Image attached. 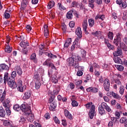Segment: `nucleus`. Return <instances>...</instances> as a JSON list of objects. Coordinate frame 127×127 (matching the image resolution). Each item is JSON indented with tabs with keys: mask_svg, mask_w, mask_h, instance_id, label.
I'll use <instances>...</instances> for the list:
<instances>
[{
	"mask_svg": "<svg viewBox=\"0 0 127 127\" xmlns=\"http://www.w3.org/2000/svg\"><path fill=\"white\" fill-rule=\"evenodd\" d=\"M76 35L78 37L75 39L72 45L70 48V50L73 51L75 48H79L80 47V39L82 38V31L81 30V28L78 27L75 30Z\"/></svg>",
	"mask_w": 127,
	"mask_h": 127,
	"instance_id": "f257e3e1",
	"label": "nucleus"
},
{
	"mask_svg": "<svg viewBox=\"0 0 127 127\" xmlns=\"http://www.w3.org/2000/svg\"><path fill=\"white\" fill-rule=\"evenodd\" d=\"M7 84L11 89H15L16 88V83L15 82V79L13 77H8V73L5 72L4 75V83Z\"/></svg>",
	"mask_w": 127,
	"mask_h": 127,
	"instance_id": "f03ea898",
	"label": "nucleus"
},
{
	"mask_svg": "<svg viewBox=\"0 0 127 127\" xmlns=\"http://www.w3.org/2000/svg\"><path fill=\"white\" fill-rule=\"evenodd\" d=\"M105 110H106V111H107V112L108 113H112V112H113L111 109V107H110V106H109L106 103V102H102L101 105H99L98 107L99 115H101V116L106 115V111H105Z\"/></svg>",
	"mask_w": 127,
	"mask_h": 127,
	"instance_id": "7ed1b4c3",
	"label": "nucleus"
},
{
	"mask_svg": "<svg viewBox=\"0 0 127 127\" xmlns=\"http://www.w3.org/2000/svg\"><path fill=\"white\" fill-rule=\"evenodd\" d=\"M55 100V96L54 95L50 96L49 100V103L50 104V107H49V110L52 112H53V111H54V109H56V107H57V104H56V102H55V101H54Z\"/></svg>",
	"mask_w": 127,
	"mask_h": 127,
	"instance_id": "20e7f679",
	"label": "nucleus"
},
{
	"mask_svg": "<svg viewBox=\"0 0 127 127\" xmlns=\"http://www.w3.org/2000/svg\"><path fill=\"white\" fill-rule=\"evenodd\" d=\"M20 110L24 112L25 116L31 114V107L28 104H22L20 106Z\"/></svg>",
	"mask_w": 127,
	"mask_h": 127,
	"instance_id": "39448f33",
	"label": "nucleus"
},
{
	"mask_svg": "<svg viewBox=\"0 0 127 127\" xmlns=\"http://www.w3.org/2000/svg\"><path fill=\"white\" fill-rule=\"evenodd\" d=\"M73 57V58L75 61V62H79L80 61H81L82 59H85L86 58V51H82L81 52V57L80 56H75Z\"/></svg>",
	"mask_w": 127,
	"mask_h": 127,
	"instance_id": "423d86ee",
	"label": "nucleus"
},
{
	"mask_svg": "<svg viewBox=\"0 0 127 127\" xmlns=\"http://www.w3.org/2000/svg\"><path fill=\"white\" fill-rule=\"evenodd\" d=\"M122 40V34L120 33H118L116 35V38L114 39L113 41V43L116 46H118L119 44H120V42H121V40Z\"/></svg>",
	"mask_w": 127,
	"mask_h": 127,
	"instance_id": "0eeeda50",
	"label": "nucleus"
},
{
	"mask_svg": "<svg viewBox=\"0 0 127 127\" xmlns=\"http://www.w3.org/2000/svg\"><path fill=\"white\" fill-rule=\"evenodd\" d=\"M103 87L106 92H109L110 91V80L106 78L104 80Z\"/></svg>",
	"mask_w": 127,
	"mask_h": 127,
	"instance_id": "6e6552de",
	"label": "nucleus"
},
{
	"mask_svg": "<svg viewBox=\"0 0 127 127\" xmlns=\"http://www.w3.org/2000/svg\"><path fill=\"white\" fill-rule=\"evenodd\" d=\"M116 76H117L116 78H114L115 83L119 86H122V82L121 81V80H122L123 76L120 74H116Z\"/></svg>",
	"mask_w": 127,
	"mask_h": 127,
	"instance_id": "1a4fd4ad",
	"label": "nucleus"
},
{
	"mask_svg": "<svg viewBox=\"0 0 127 127\" xmlns=\"http://www.w3.org/2000/svg\"><path fill=\"white\" fill-rule=\"evenodd\" d=\"M74 59V57H73V58H69L67 60V62L68 66H69V67H75V65H76V64H78V62H75Z\"/></svg>",
	"mask_w": 127,
	"mask_h": 127,
	"instance_id": "9d476101",
	"label": "nucleus"
},
{
	"mask_svg": "<svg viewBox=\"0 0 127 127\" xmlns=\"http://www.w3.org/2000/svg\"><path fill=\"white\" fill-rule=\"evenodd\" d=\"M95 105H92L88 114L89 116V118L91 120H92V119L94 118V116H95Z\"/></svg>",
	"mask_w": 127,
	"mask_h": 127,
	"instance_id": "9b49d317",
	"label": "nucleus"
},
{
	"mask_svg": "<svg viewBox=\"0 0 127 127\" xmlns=\"http://www.w3.org/2000/svg\"><path fill=\"white\" fill-rule=\"evenodd\" d=\"M8 70H9L8 65L5 64H0V72H4L5 71H8Z\"/></svg>",
	"mask_w": 127,
	"mask_h": 127,
	"instance_id": "f8f14e48",
	"label": "nucleus"
},
{
	"mask_svg": "<svg viewBox=\"0 0 127 127\" xmlns=\"http://www.w3.org/2000/svg\"><path fill=\"white\" fill-rule=\"evenodd\" d=\"M116 3L119 4L120 7H122V8H126L127 6V2H123V0H117Z\"/></svg>",
	"mask_w": 127,
	"mask_h": 127,
	"instance_id": "ddd939ff",
	"label": "nucleus"
},
{
	"mask_svg": "<svg viewBox=\"0 0 127 127\" xmlns=\"http://www.w3.org/2000/svg\"><path fill=\"white\" fill-rule=\"evenodd\" d=\"M31 91L30 90H27L26 92L24 93V96H23V99L24 100H28L29 98L31 96Z\"/></svg>",
	"mask_w": 127,
	"mask_h": 127,
	"instance_id": "4468645a",
	"label": "nucleus"
},
{
	"mask_svg": "<svg viewBox=\"0 0 127 127\" xmlns=\"http://www.w3.org/2000/svg\"><path fill=\"white\" fill-rule=\"evenodd\" d=\"M5 95H6V91L4 90L2 92V90H0V101L3 102L4 99H5Z\"/></svg>",
	"mask_w": 127,
	"mask_h": 127,
	"instance_id": "2eb2a0df",
	"label": "nucleus"
},
{
	"mask_svg": "<svg viewBox=\"0 0 127 127\" xmlns=\"http://www.w3.org/2000/svg\"><path fill=\"white\" fill-rule=\"evenodd\" d=\"M44 36L46 38L48 37L49 35V31H48V26L47 25H44Z\"/></svg>",
	"mask_w": 127,
	"mask_h": 127,
	"instance_id": "dca6fc26",
	"label": "nucleus"
},
{
	"mask_svg": "<svg viewBox=\"0 0 127 127\" xmlns=\"http://www.w3.org/2000/svg\"><path fill=\"white\" fill-rule=\"evenodd\" d=\"M71 43H72V39L67 38L64 44V48H68V47H69V45H70Z\"/></svg>",
	"mask_w": 127,
	"mask_h": 127,
	"instance_id": "f3484780",
	"label": "nucleus"
},
{
	"mask_svg": "<svg viewBox=\"0 0 127 127\" xmlns=\"http://www.w3.org/2000/svg\"><path fill=\"white\" fill-rule=\"evenodd\" d=\"M122 54H123V50H122L120 48L117 49V51L113 53V55L115 57L121 56Z\"/></svg>",
	"mask_w": 127,
	"mask_h": 127,
	"instance_id": "a211bd4d",
	"label": "nucleus"
},
{
	"mask_svg": "<svg viewBox=\"0 0 127 127\" xmlns=\"http://www.w3.org/2000/svg\"><path fill=\"white\" fill-rule=\"evenodd\" d=\"M64 115L66 118H67L69 120H73V116H72V114L68 110H64Z\"/></svg>",
	"mask_w": 127,
	"mask_h": 127,
	"instance_id": "6ab92c4d",
	"label": "nucleus"
},
{
	"mask_svg": "<svg viewBox=\"0 0 127 127\" xmlns=\"http://www.w3.org/2000/svg\"><path fill=\"white\" fill-rule=\"evenodd\" d=\"M28 4V0H23L21 4V7L22 8V9H25V7L27 6Z\"/></svg>",
	"mask_w": 127,
	"mask_h": 127,
	"instance_id": "aec40b11",
	"label": "nucleus"
},
{
	"mask_svg": "<svg viewBox=\"0 0 127 127\" xmlns=\"http://www.w3.org/2000/svg\"><path fill=\"white\" fill-rule=\"evenodd\" d=\"M44 54L46 55V56H48V57H49V58H51V59H52V58H57V56L52 54V53H49L47 52H44Z\"/></svg>",
	"mask_w": 127,
	"mask_h": 127,
	"instance_id": "412c9836",
	"label": "nucleus"
},
{
	"mask_svg": "<svg viewBox=\"0 0 127 127\" xmlns=\"http://www.w3.org/2000/svg\"><path fill=\"white\" fill-rule=\"evenodd\" d=\"M120 123L121 124H124V126L126 127H127V119L126 117H122L120 120Z\"/></svg>",
	"mask_w": 127,
	"mask_h": 127,
	"instance_id": "4be33fe9",
	"label": "nucleus"
},
{
	"mask_svg": "<svg viewBox=\"0 0 127 127\" xmlns=\"http://www.w3.org/2000/svg\"><path fill=\"white\" fill-rule=\"evenodd\" d=\"M0 117L1 118H4L5 117V111L1 106H0Z\"/></svg>",
	"mask_w": 127,
	"mask_h": 127,
	"instance_id": "5701e85b",
	"label": "nucleus"
},
{
	"mask_svg": "<svg viewBox=\"0 0 127 127\" xmlns=\"http://www.w3.org/2000/svg\"><path fill=\"white\" fill-rule=\"evenodd\" d=\"M106 18V17L105 16V15L102 14H97L95 18V19L97 20V19H101V20H104Z\"/></svg>",
	"mask_w": 127,
	"mask_h": 127,
	"instance_id": "b1692460",
	"label": "nucleus"
},
{
	"mask_svg": "<svg viewBox=\"0 0 127 127\" xmlns=\"http://www.w3.org/2000/svg\"><path fill=\"white\" fill-rule=\"evenodd\" d=\"M82 27L84 31H86L87 28H88V21L87 20H84L82 23Z\"/></svg>",
	"mask_w": 127,
	"mask_h": 127,
	"instance_id": "393cba45",
	"label": "nucleus"
},
{
	"mask_svg": "<svg viewBox=\"0 0 127 127\" xmlns=\"http://www.w3.org/2000/svg\"><path fill=\"white\" fill-rule=\"evenodd\" d=\"M31 60H33L34 63H37V58H36V54L33 53L30 56Z\"/></svg>",
	"mask_w": 127,
	"mask_h": 127,
	"instance_id": "a878e982",
	"label": "nucleus"
},
{
	"mask_svg": "<svg viewBox=\"0 0 127 127\" xmlns=\"http://www.w3.org/2000/svg\"><path fill=\"white\" fill-rule=\"evenodd\" d=\"M66 18L68 19H71L73 18V11L70 10L67 12L66 14Z\"/></svg>",
	"mask_w": 127,
	"mask_h": 127,
	"instance_id": "bb28decb",
	"label": "nucleus"
},
{
	"mask_svg": "<svg viewBox=\"0 0 127 127\" xmlns=\"http://www.w3.org/2000/svg\"><path fill=\"white\" fill-rule=\"evenodd\" d=\"M15 69L18 75H22V70L19 65H17Z\"/></svg>",
	"mask_w": 127,
	"mask_h": 127,
	"instance_id": "cd10ccee",
	"label": "nucleus"
},
{
	"mask_svg": "<svg viewBox=\"0 0 127 127\" xmlns=\"http://www.w3.org/2000/svg\"><path fill=\"white\" fill-rule=\"evenodd\" d=\"M74 68L75 69H78V71H81V72L84 71V66H79V63L75 64Z\"/></svg>",
	"mask_w": 127,
	"mask_h": 127,
	"instance_id": "c85d7f7f",
	"label": "nucleus"
},
{
	"mask_svg": "<svg viewBox=\"0 0 127 127\" xmlns=\"http://www.w3.org/2000/svg\"><path fill=\"white\" fill-rule=\"evenodd\" d=\"M91 34L94 36V37H100L102 35V33L100 31H97L95 32H92Z\"/></svg>",
	"mask_w": 127,
	"mask_h": 127,
	"instance_id": "c756f323",
	"label": "nucleus"
},
{
	"mask_svg": "<svg viewBox=\"0 0 127 127\" xmlns=\"http://www.w3.org/2000/svg\"><path fill=\"white\" fill-rule=\"evenodd\" d=\"M34 119V115L30 113V114L28 115V117H27V120L29 122H33V120Z\"/></svg>",
	"mask_w": 127,
	"mask_h": 127,
	"instance_id": "7c9ffc66",
	"label": "nucleus"
},
{
	"mask_svg": "<svg viewBox=\"0 0 127 127\" xmlns=\"http://www.w3.org/2000/svg\"><path fill=\"white\" fill-rule=\"evenodd\" d=\"M115 67L117 68V70H118V71H120V72L124 71V69H125L124 66L122 65L115 64Z\"/></svg>",
	"mask_w": 127,
	"mask_h": 127,
	"instance_id": "2f4dec72",
	"label": "nucleus"
},
{
	"mask_svg": "<svg viewBox=\"0 0 127 127\" xmlns=\"http://www.w3.org/2000/svg\"><path fill=\"white\" fill-rule=\"evenodd\" d=\"M5 52L7 53H10L12 51V48L9 46V45L6 46L5 48Z\"/></svg>",
	"mask_w": 127,
	"mask_h": 127,
	"instance_id": "473e14b6",
	"label": "nucleus"
},
{
	"mask_svg": "<svg viewBox=\"0 0 127 127\" xmlns=\"http://www.w3.org/2000/svg\"><path fill=\"white\" fill-rule=\"evenodd\" d=\"M29 45V43L28 42H21L20 43V46L22 47V48H26V46H28Z\"/></svg>",
	"mask_w": 127,
	"mask_h": 127,
	"instance_id": "72a5a7b5",
	"label": "nucleus"
},
{
	"mask_svg": "<svg viewBox=\"0 0 127 127\" xmlns=\"http://www.w3.org/2000/svg\"><path fill=\"white\" fill-rule=\"evenodd\" d=\"M111 95L113 97V98H115V99H118V100H120L121 99V97H120V95L117 93H115L113 91L110 92Z\"/></svg>",
	"mask_w": 127,
	"mask_h": 127,
	"instance_id": "f704fd0d",
	"label": "nucleus"
},
{
	"mask_svg": "<svg viewBox=\"0 0 127 127\" xmlns=\"http://www.w3.org/2000/svg\"><path fill=\"white\" fill-rule=\"evenodd\" d=\"M55 4V2H54V1H50L48 4V8L49 9H51V8L54 6Z\"/></svg>",
	"mask_w": 127,
	"mask_h": 127,
	"instance_id": "c9c22d12",
	"label": "nucleus"
},
{
	"mask_svg": "<svg viewBox=\"0 0 127 127\" xmlns=\"http://www.w3.org/2000/svg\"><path fill=\"white\" fill-rule=\"evenodd\" d=\"M88 23L89 26H90L91 27H93V26H94V25H95V20H94V19L92 18L89 19Z\"/></svg>",
	"mask_w": 127,
	"mask_h": 127,
	"instance_id": "e433bc0d",
	"label": "nucleus"
},
{
	"mask_svg": "<svg viewBox=\"0 0 127 127\" xmlns=\"http://www.w3.org/2000/svg\"><path fill=\"white\" fill-rule=\"evenodd\" d=\"M13 109L16 112H19V111L20 110V106H19V105L18 104H16L14 105Z\"/></svg>",
	"mask_w": 127,
	"mask_h": 127,
	"instance_id": "4c0bfd02",
	"label": "nucleus"
},
{
	"mask_svg": "<svg viewBox=\"0 0 127 127\" xmlns=\"http://www.w3.org/2000/svg\"><path fill=\"white\" fill-rule=\"evenodd\" d=\"M40 86H41V83L39 81H36L35 88L36 89V90H38V89L40 88Z\"/></svg>",
	"mask_w": 127,
	"mask_h": 127,
	"instance_id": "58836bf2",
	"label": "nucleus"
},
{
	"mask_svg": "<svg viewBox=\"0 0 127 127\" xmlns=\"http://www.w3.org/2000/svg\"><path fill=\"white\" fill-rule=\"evenodd\" d=\"M119 93L121 95H124V93H125V86L124 85L120 86Z\"/></svg>",
	"mask_w": 127,
	"mask_h": 127,
	"instance_id": "ea45409f",
	"label": "nucleus"
},
{
	"mask_svg": "<svg viewBox=\"0 0 127 127\" xmlns=\"http://www.w3.org/2000/svg\"><path fill=\"white\" fill-rule=\"evenodd\" d=\"M114 62L115 63H117L118 64H122V60L120 58H116L114 59Z\"/></svg>",
	"mask_w": 127,
	"mask_h": 127,
	"instance_id": "a19ab883",
	"label": "nucleus"
},
{
	"mask_svg": "<svg viewBox=\"0 0 127 127\" xmlns=\"http://www.w3.org/2000/svg\"><path fill=\"white\" fill-rule=\"evenodd\" d=\"M21 52L22 54H23V55H27V53L28 52V49H27V48H23Z\"/></svg>",
	"mask_w": 127,
	"mask_h": 127,
	"instance_id": "79ce46f5",
	"label": "nucleus"
},
{
	"mask_svg": "<svg viewBox=\"0 0 127 127\" xmlns=\"http://www.w3.org/2000/svg\"><path fill=\"white\" fill-rule=\"evenodd\" d=\"M108 38L110 39V40H113L114 38V33L112 32H109L108 34Z\"/></svg>",
	"mask_w": 127,
	"mask_h": 127,
	"instance_id": "37998d69",
	"label": "nucleus"
},
{
	"mask_svg": "<svg viewBox=\"0 0 127 127\" xmlns=\"http://www.w3.org/2000/svg\"><path fill=\"white\" fill-rule=\"evenodd\" d=\"M5 111H6L7 116H10V115H11V111H10V109H9V108L8 107L6 108Z\"/></svg>",
	"mask_w": 127,
	"mask_h": 127,
	"instance_id": "c03bdc74",
	"label": "nucleus"
},
{
	"mask_svg": "<svg viewBox=\"0 0 127 127\" xmlns=\"http://www.w3.org/2000/svg\"><path fill=\"white\" fill-rule=\"evenodd\" d=\"M99 92V89L97 87H92V93H94L96 94V93H98Z\"/></svg>",
	"mask_w": 127,
	"mask_h": 127,
	"instance_id": "a18cd8bd",
	"label": "nucleus"
},
{
	"mask_svg": "<svg viewBox=\"0 0 127 127\" xmlns=\"http://www.w3.org/2000/svg\"><path fill=\"white\" fill-rule=\"evenodd\" d=\"M72 103H71V105L72 106V107H78V102H77V101H75V100H72Z\"/></svg>",
	"mask_w": 127,
	"mask_h": 127,
	"instance_id": "49530a36",
	"label": "nucleus"
},
{
	"mask_svg": "<svg viewBox=\"0 0 127 127\" xmlns=\"http://www.w3.org/2000/svg\"><path fill=\"white\" fill-rule=\"evenodd\" d=\"M58 5H59L60 9L61 10H65V9H66V8H65V7H64V6H63L61 3H58Z\"/></svg>",
	"mask_w": 127,
	"mask_h": 127,
	"instance_id": "de8ad7c7",
	"label": "nucleus"
},
{
	"mask_svg": "<svg viewBox=\"0 0 127 127\" xmlns=\"http://www.w3.org/2000/svg\"><path fill=\"white\" fill-rule=\"evenodd\" d=\"M49 67H51V68L53 70H56L55 65H54V64H53L52 63H49Z\"/></svg>",
	"mask_w": 127,
	"mask_h": 127,
	"instance_id": "09e8293b",
	"label": "nucleus"
},
{
	"mask_svg": "<svg viewBox=\"0 0 127 127\" xmlns=\"http://www.w3.org/2000/svg\"><path fill=\"white\" fill-rule=\"evenodd\" d=\"M19 86H22V80L21 79L18 80L16 84V87H18Z\"/></svg>",
	"mask_w": 127,
	"mask_h": 127,
	"instance_id": "8fccbe9b",
	"label": "nucleus"
},
{
	"mask_svg": "<svg viewBox=\"0 0 127 127\" xmlns=\"http://www.w3.org/2000/svg\"><path fill=\"white\" fill-rule=\"evenodd\" d=\"M34 78L36 81H39L40 80V77H39V74H36L34 76Z\"/></svg>",
	"mask_w": 127,
	"mask_h": 127,
	"instance_id": "3c124183",
	"label": "nucleus"
},
{
	"mask_svg": "<svg viewBox=\"0 0 127 127\" xmlns=\"http://www.w3.org/2000/svg\"><path fill=\"white\" fill-rule=\"evenodd\" d=\"M92 66L95 70H97V69H100V66L96 63H94Z\"/></svg>",
	"mask_w": 127,
	"mask_h": 127,
	"instance_id": "603ef678",
	"label": "nucleus"
},
{
	"mask_svg": "<svg viewBox=\"0 0 127 127\" xmlns=\"http://www.w3.org/2000/svg\"><path fill=\"white\" fill-rule=\"evenodd\" d=\"M24 86H17L16 87L18 91H19V92H23V87Z\"/></svg>",
	"mask_w": 127,
	"mask_h": 127,
	"instance_id": "864d4df0",
	"label": "nucleus"
},
{
	"mask_svg": "<svg viewBox=\"0 0 127 127\" xmlns=\"http://www.w3.org/2000/svg\"><path fill=\"white\" fill-rule=\"evenodd\" d=\"M26 119L23 116L20 117V119L19 121L20 123H22V124H24L25 123Z\"/></svg>",
	"mask_w": 127,
	"mask_h": 127,
	"instance_id": "5fc2aeb1",
	"label": "nucleus"
},
{
	"mask_svg": "<svg viewBox=\"0 0 127 127\" xmlns=\"http://www.w3.org/2000/svg\"><path fill=\"white\" fill-rule=\"evenodd\" d=\"M69 26L71 28H73L74 26H75V22L74 21H70L69 23Z\"/></svg>",
	"mask_w": 127,
	"mask_h": 127,
	"instance_id": "6e6d98bb",
	"label": "nucleus"
},
{
	"mask_svg": "<svg viewBox=\"0 0 127 127\" xmlns=\"http://www.w3.org/2000/svg\"><path fill=\"white\" fill-rule=\"evenodd\" d=\"M11 77H10V78H13L14 79V78H15V77H16V71H13L11 73Z\"/></svg>",
	"mask_w": 127,
	"mask_h": 127,
	"instance_id": "4d7b16f0",
	"label": "nucleus"
},
{
	"mask_svg": "<svg viewBox=\"0 0 127 127\" xmlns=\"http://www.w3.org/2000/svg\"><path fill=\"white\" fill-rule=\"evenodd\" d=\"M54 122L55 123H56V124H58L59 125V124H60V121H59V120L58 119V118L57 117H55L54 118Z\"/></svg>",
	"mask_w": 127,
	"mask_h": 127,
	"instance_id": "13d9d810",
	"label": "nucleus"
},
{
	"mask_svg": "<svg viewBox=\"0 0 127 127\" xmlns=\"http://www.w3.org/2000/svg\"><path fill=\"white\" fill-rule=\"evenodd\" d=\"M3 125L5 127H8V126H10V122L6 121L3 122Z\"/></svg>",
	"mask_w": 127,
	"mask_h": 127,
	"instance_id": "bf43d9fd",
	"label": "nucleus"
},
{
	"mask_svg": "<svg viewBox=\"0 0 127 127\" xmlns=\"http://www.w3.org/2000/svg\"><path fill=\"white\" fill-rule=\"evenodd\" d=\"M40 50H41L42 51H46L45 50L46 48L44 46V45H41V46L39 47Z\"/></svg>",
	"mask_w": 127,
	"mask_h": 127,
	"instance_id": "052dcab7",
	"label": "nucleus"
},
{
	"mask_svg": "<svg viewBox=\"0 0 127 127\" xmlns=\"http://www.w3.org/2000/svg\"><path fill=\"white\" fill-rule=\"evenodd\" d=\"M29 127H41V125L40 124L37 123L36 126L32 124L29 125Z\"/></svg>",
	"mask_w": 127,
	"mask_h": 127,
	"instance_id": "680f3d73",
	"label": "nucleus"
},
{
	"mask_svg": "<svg viewBox=\"0 0 127 127\" xmlns=\"http://www.w3.org/2000/svg\"><path fill=\"white\" fill-rule=\"evenodd\" d=\"M44 117L45 119H46L47 120H48L50 119V114L49 113H47L45 114Z\"/></svg>",
	"mask_w": 127,
	"mask_h": 127,
	"instance_id": "e2e57ef3",
	"label": "nucleus"
},
{
	"mask_svg": "<svg viewBox=\"0 0 127 127\" xmlns=\"http://www.w3.org/2000/svg\"><path fill=\"white\" fill-rule=\"evenodd\" d=\"M4 17L6 19H7L9 17H10V14H9V13H4Z\"/></svg>",
	"mask_w": 127,
	"mask_h": 127,
	"instance_id": "0e129e2a",
	"label": "nucleus"
},
{
	"mask_svg": "<svg viewBox=\"0 0 127 127\" xmlns=\"http://www.w3.org/2000/svg\"><path fill=\"white\" fill-rule=\"evenodd\" d=\"M26 30H27V31H31V29H32V28H31V26H30V25H28L26 26Z\"/></svg>",
	"mask_w": 127,
	"mask_h": 127,
	"instance_id": "69168bd1",
	"label": "nucleus"
},
{
	"mask_svg": "<svg viewBox=\"0 0 127 127\" xmlns=\"http://www.w3.org/2000/svg\"><path fill=\"white\" fill-rule=\"evenodd\" d=\"M103 99L106 103H109V102H110V99H109L107 96H104Z\"/></svg>",
	"mask_w": 127,
	"mask_h": 127,
	"instance_id": "338daca9",
	"label": "nucleus"
},
{
	"mask_svg": "<svg viewBox=\"0 0 127 127\" xmlns=\"http://www.w3.org/2000/svg\"><path fill=\"white\" fill-rule=\"evenodd\" d=\"M83 75V71H80V70H78L77 72V76H82Z\"/></svg>",
	"mask_w": 127,
	"mask_h": 127,
	"instance_id": "774afa93",
	"label": "nucleus"
}]
</instances>
